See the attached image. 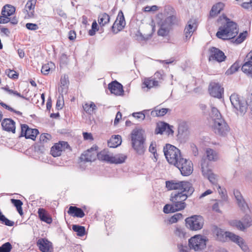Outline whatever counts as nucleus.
I'll return each mask as SVG.
<instances>
[{"label":"nucleus","mask_w":252,"mask_h":252,"mask_svg":"<svg viewBox=\"0 0 252 252\" xmlns=\"http://www.w3.org/2000/svg\"><path fill=\"white\" fill-rule=\"evenodd\" d=\"M39 218L41 220L50 224L52 222V219L51 216L43 208H39L38 210Z\"/></svg>","instance_id":"b1692460"},{"label":"nucleus","mask_w":252,"mask_h":252,"mask_svg":"<svg viewBox=\"0 0 252 252\" xmlns=\"http://www.w3.org/2000/svg\"><path fill=\"white\" fill-rule=\"evenodd\" d=\"M15 11V8L10 4H6L3 6L1 10V14L4 16H10Z\"/></svg>","instance_id":"f704fd0d"},{"label":"nucleus","mask_w":252,"mask_h":252,"mask_svg":"<svg viewBox=\"0 0 252 252\" xmlns=\"http://www.w3.org/2000/svg\"><path fill=\"white\" fill-rule=\"evenodd\" d=\"M113 156L107 154L105 151H102L97 155V158L99 160L105 161L110 163H113Z\"/></svg>","instance_id":"72a5a7b5"},{"label":"nucleus","mask_w":252,"mask_h":252,"mask_svg":"<svg viewBox=\"0 0 252 252\" xmlns=\"http://www.w3.org/2000/svg\"><path fill=\"white\" fill-rule=\"evenodd\" d=\"M11 202L16 208H20L23 205V202L19 199H11Z\"/></svg>","instance_id":"0e129e2a"},{"label":"nucleus","mask_w":252,"mask_h":252,"mask_svg":"<svg viewBox=\"0 0 252 252\" xmlns=\"http://www.w3.org/2000/svg\"><path fill=\"white\" fill-rule=\"evenodd\" d=\"M72 229L77 232V235L79 236L82 237L85 235V228L84 226L75 224L72 225Z\"/></svg>","instance_id":"a18cd8bd"},{"label":"nucleus","mask_w":252,"mask_h":252,"mask_svg":"<svg viewBox=\"0 0 252 252\" xmlns=\"http://www.w3.org/2000/svg\"><path fill=\"white\" fill-rule=\"evenodd\" d=\"M164 72L163 70H160L157 71L154 75L152 77L154 80L159 81L160 83L161 80H163Z\"/></svg>","instance_id":"864d4df0"},{"label":"nucleus","mask_w":252,"mask_h":252,"mask_svg":"<svg viewBox=\"0 0 252 252\" xmlns=\"http://www.w3.org/2000/svg\"><path fill=\"white\" fill-rule=\"evenodd\" d=\"M169 110L168 108L158 109V107H155L151 114L153 117H161L164 116Z\"/></svg>","instance_id":"e433bc0d"},{"label":"nucleus","mask_w":252,"mask_h":252,"mask_svg":"<svg viewBox=\"0 0 252 252\" xmlns=\"http://www.w3.org/2000/svg\"><path fill=\"white\" fill-rule=\"evenodd\" d=\"M242 220L246 228L252 225V219L249 215H245Z\"/></svg>","instance_id":"6e6d98bb"},{"label":"nucleus","mask_w":252,"mask_h":252,"mask_svg":"<svg viewBox=\"0 0 252 252\" xmlns=\"http://www.w3.org/2000/svg\"><path fill=\"white\" fill-rule=\"evenodd\" d=\"M98 154L96 147H92L81 155L80 159L85 162H92L95 160Z\"/></svg>","instance_id":"f3484780"},{"label":"nucleus","mask_w":252,"mask_h":252,"mask_svg":"<svg viewBox=\"0 0 252 252\" xmlns=\"http://www.w3.org/2000/svg\"><path fill=\"white\" fill-rule=\"evenodd\" d=\"M224 4L222 2H218L213 6L210 12V15L211 17L216 16L223 9Z\"/></svg>","instance_id":"2f4dec72"},{"label":"nucleus","mask_w":252,"mask_h":252,"mask_svg":"<svg viewBox=\"0 0 252 252\" xmlns=\"http://www.w3.org/2000/svg\"><path fill=\"white\" fill-rule=\"evenodd\" d=\"M108 88L111 93L115 95H123L124 90L123 86L117 81H114L109 83L108 86Z\"/></svg>","instance_id":"aec40b11"},{"label":"nucleus","mask_w":252,"mask_h":252,"mask_svg":"<svg viewBox=\"0 0 252 252\" xmlns=\"http://www.w3.org/2000/svg\"><path fill=\"white\" fill-rule=\"evenodd\" d=\"M126 25L125 17L123 12H119L116 20L111 27L112 31L114 34L117 33L122 31Z\"/></svg>","instance_id":"2eb2a0df"},{"label":"nucleus","mask_w":252,"mask_h":252,"mask_svg":"<svg viewBox=\"0 0 252 252\" xmlns=\"http://www.w3.org/2000/svg\"><path fill=\"white\" fill-rule=\"evenodd\" d=\"M1 126L5 131L15 133V122L11 119H4L1 122Z\"/></svg>","instance_id":"4be33fe9"},{"label":"nucleus","mask_w":252,"mask_h":252,"mask_svg":"<svg viewBox=\"0 0 252 252\" xmlns=\"http://www.w3.org/2000/svg\"><path fill=\"white\" fill-rule=\"evenodd\" d=\"M166 187L168 190H179L187 191L192 194L194 191L192 184L188 181H178L176 180L167 181L165 182Z\"/></svg>","instance_id":"423d86ee"},{"label":"nucleus","mask_w":252,"mask_h":252,"mask_svg":"<svg viewBox=\"0 0 252 252\" xmlns=\"http://www.w3.org/2000/svg\"><path fill=\"white\" fill-rule=\"evenodd\" d=\"M174 207V205L172 204H166L163 207V212L165 214H168L170 213H174L176 211H179L178 210Z\"/></svg>","instance_id":"09e8293b"},{"label":"nucleus","mask_w":252,"mask_h":252,"mask_svg":"<svg viewBox=\"0 0 252 252\" xmlns=\"http://www.w3.org/2000/svg\"><path fill=\"white\" fill-rule=\"evenodd\" d=\"M165 11L169 16L164 20H161L160 22L169 28L172 26L177 24L179 20L176 16V12L174 9L170 6H168L165 7Z\"/></svg>","instance_id":"9b49d317"},{"label":"nucleus","mask_w":252,"mask_h":252,"mask_svg":"<svg viewBox=\"0 0 252 252\" xmlns=\"http://www.w3.org/2000/svg\"><path fill=\"white\" fill-rule=\"evenodd\" d=\"M131 135L132 147L138 154H143L145 151L144 131L142 129H134Z\"/></svg>","instance_id":"7ed1b4c3"},{"label":"nucleus","mask_w":252,"mask_h":252,"mask_svg":"<svg viewBox=\"0 0 252 252\" xmlns=\"http://www.w3.org/2000/svg\"><path fill=\"white\" fill-rule=\"evenodd\" d=\"M185 221L187 227L192 230H200L204 224V219L201 216H192L187 218Z\"/></svg>","instance_id":"1a4fd4ad"},{"label":"nucleus","mask_w":252,"mask_h":252,"mask_svg":"<svg viewBox=\"0 0 252 252\" xmlns=\"http://www.w3.org/2000/svg\"><path fill=\"white\" fill-rule=\"evenodd\" d=\"M226 236L227 239L229 238L232 241L236 243V244L238 243V241H239V240H241V238L230 232H226Z\"/></svg>","instance_id":"3c124183"},{"label":"nucleus","mask_w":252,"mask_h":252,"mask_svg":"<svg viewBox=\"0 0 252 252\" xmlns=\"http://www.w3.org/2000/svg\"><path fill=\"white\" fill-rule=\"evenodd\" d=\"M209 164V161H207L206 159L202 158L201 163L202 173L203 175L206 177L210 182L215 184L217 183L216 176L212 172Z\"/></svg>","instance_id":"f8f14e48"},{"label":"nucleus","mask_w":252,"mask_h":252,"mask_svg":"<svg viewBox=\"0 0 252 252\" xmlns=\"http://www.w3.org/2000/svg\"><path fill=\"white\" fill-rule=\"evenodd\" d=\"M127 157L123 154H118L113 156V163L115 164H121L125 162L126 159Z\"/></svg>","instance_id":"79ce46f5"},{"label":"nucleus","mask_w":252,"mask_h":252,"mask_svg":"<svg viewBox=\"0 0 252 252\" xmlns=\"http://www.w3.org/2000/svg\"><path fill=\"white\" fill-rule=\"evenodd\" d=\"M241 249L245 252H247L249 251L248 247L244 242L243 239L241 238V240H239L237 243Z\"/></svg>","instance_id":"680f3d73"},{"label":"nucleus","mask_w":252,"mask_h":252,"mask_svg":"<svg viewBox=\"0 0 252 252\" xmlns=\"http://www.w3.org/2000/svg\"><path fill=\"white\" fill-rule=\"evenodd\" d=\"M163 152L167 161L170 164L176 165L179 158H183L180 151L174 146L169 144L164 147Z\"/></svg>","instance_id":"39448f33"},{"label":"nucleus","mask_w":252,"mask_h":252,"mask_svg":"<svg viewBox=\"0 0 252 252\" xmlns=\"http://www.w3.org/2000/svg\"><path fill=\"white\" fill-rule=\"evenodd\" d=\"M231 224L234 226H235L238 229L241 230H244L245 228H246V226L245 225L244 222H242L240 220H232L230 222Z\"/></svg>","instance_id":"de8ad7c7"},{"label":"nucleus","mask_w":252,"mask_h":252,"mask_svg":"<svg viewBox=\"0 0 252 252\" xmlns=\"http://www.w3.org/2000/svg\"><path fill=\"white\" fill-rule=\"evenodd\" d=\"M182 218L183 215L182 214L177 213L170 218L169 221L170 223H174Z\"/></svg>","instance_id":"5fc2aeb1"},{"label":"nucleus","mask_w":252,"mask_h":252,"mask_svg":"<svg viewBox=\"0 0 252 252\" xmlns=\"http://www.w3.org/2000/svg\"><path fill=\"white\" fill-rule=\"evenodd\" d=\"M8 17V16L1 15V16H0V24H6L10 22V18Z\"/></svg>","instance_id":"69168bd1"},{"label":"nucleus","mask_w":252,"mask_h":252,"mask_svg":"<svg viewBox=\"0 0 252 252\" xmlns=\"http://www.w3.org/2000/svg\"><path fill=\"white\" fill-rule=\"evenodd\" d=\"M221 17L225 20V23L219 27L216 36L222 40L233 39L238 33L239 30L237 23L231 21L224 15L220 17L219 19L221 20Z\"/></svg>","instance_id":"f257e3e1"},{"label":"nucleus","mask_w":252,"mask_h":252,"mask_svg":"<svg viewBox=\"0 0 252 252\" xmlns=\"http://www.w3.org/2000/svg\"><path fill=\"white\" fill-rule=\"evenodd\" d=\"M168 128V124L165 122H160L157 124V126L155 130L156 134H162Z\"/></svg>","instance_id":"4c0bfd02"},{"label":"nucleus","mask_w":252,"mask_h":252,"mask_svg":"<svg viewBox=\"0 0 252 252\" xmlns=\"http://www.w3.org/2000/svg\"><path fill=\"white\" fill-rule=\"evenodd\" d=\"M211 117L213 121V123L215 122H218V120H224L222 118L220 112L216 107L212 108Z\"/></svg>","instance_id":"58836bf2"},{"label":"nucleus","mask_w":252,"mask_h":252,"mask_svg":"<svg viewBox=\"0 0 252 252\" xmlns=\"http://www.w3.org/2000/svg\"><path fill=\"white\" fill-rule=\"evenodd\" d=\"M21 135L24 136L26 139L34 140L36 135L39 133L38 130L36 128H31L26 124L21 125Z\"/></svg>","instance_id":"4468645a"},{"label":"nucleus","mask_w":252,"mask_h":252,"mask_svg":"<svg viewBox=\"0 0 252 252\" xmlns=\"http://www.w3.org/2000/svg\"><path fill=\"white\" fill-rule=\"evenodd\" d=\"M174 233L175 236L178 237L181 239H185L187 237V234L185 231V229L180 226H176L175 227Z\"/></svg>","instance_id":"a19ab883"},{"label":"nucleus","mask_w":252,"mask_h":252,"mask_svg":"<svg viewBox=\"0 0 252 252\" xmlns=\"http://www.w3.org/2000/svg\"><path fill=\"white\" fill-rule=\"evenodd\" d=\"M61 86L59 88V93L62 95L63 94H66L68 90V86L69 84L68 77L66 75L62 76L60 80Z\"/></svg>","instance_id":"5701e85b"},{"label":"nucleus","mask_w":252,"mask_h":252,"mask_svg":"<svg viewBox=\"0 0 252 252\" xmlns=\"http://www.w3.org/2000/svg\"><path fill=\"white\" fill-rule=\"evenodd\" d=\"M84 111L89 114H92L94 110L96 108V106L94 102H91L90 104L85 103L83 105Z\"/></svg>","instance_id":"c03bdc74"},{"label":"nucleus","mask_w":252,"mask_h":252,"mask_svg":"<svg viewBox=\"0 0 252 252\" xmlns=\"http://www.w3.org/2000/svg\"><path fill=\"white\" fill-rule=\"evenodd\" d=\"M55 66L54 64L50 62L47 64H45L42 66L41 70V72L44 75L49 74V71Z\"/></svg>","instance_id":"49530a36"},{"label":"nucleus","mask_w":252,"mask_h":252,"mask_svg":"<svg viewBox=\"0 0 252 252\" xmlns=\"http://www.w3.org/2000/svg\"><path fill=\"white\" fill-rule=\"evenodd\" d=\"M180 171L181 173L184 176L190 175L193 171V164L192 162L186 158H179V160L174 165Z\"/></svg>","instance_id":"6e6552de"},{"label":"nucleus","mask_w":252,"mask_h":252,"mask_svg":"<svg viewBox=\"0 0 252 252\" xmlns=\"http://www.w3.org/2000/svg\"><path fill=\"white\" fill-rule=\"evenodd\" d=\"M214 132L220 136H225L230 130V128L224 120H218L212 125Z\"/></svg>","instance_id":"9d476101"},{"label":"nucleus","mask_w":252,"mask_h":252,"mask_svg":"<svg viewBox=\"0 0 252 252\" xmlns=\"http://www.w3.org/2000/svg\"><path fill=\"white\" fill-rule=\"evenodd\" d=\"M214 233L216 235V239L220 241L225 242L227 241L226 232H224L221 229L216 227L214 229Z\"/></svg>","instance_id":"473e14b6"},{"label":"nucleus","mask_w":252,"mask_h":252,"mask_svg":"<svg viewBox=\"0 0 252 252\" xmlns=\"http://www.w3.org/2000/svg\"><path fill=\"white\" fill-rule=\"evenodd\" d=\"M247 35L248 32L247 31H245L240 33L236 39H234V38L232 39V42L236 43V44H240L244 41Z\"/></svg>","instance_id":"37998d69"},{"label":"nucleus","mask_w":252,"mask_h":252,"mask_svg":"<svg viewBox=\"0 0 252 252\" xmlns=\"http://www.w3.org/2000/svg\"><path fill=\"white\" fill-rule=\"evenodd\" d=\"M122 143V138L119 135H113L108 141L107 144L110 148H116Z\"/></svg>","instance_id":"bb28decb"},{"label":"nucleus","mask_w":252,"mask_h":252,"mask_svg":"<svg viewBox=\"0 0 252 252\" xmlns=\"http://www.w3.org/2000/svg\"><path fill=\"white\" fill-rule=\"evenodd\" d=\"M51 139V135L48 133H43L40 136V141L42 142H47Z\"/></svg>","instance_id":"bf43d9fd"},{"label":"nucleus","mask_w":252,"mask_h":252,"mask_svg":"<svg viewBox=\"0 0 252 252\" xmlns=\"http://www.w3.org/2000/svg\"><path fill=\"white\" fill-rule=\"evenodd\" d=\"M207 239L201 235H195L189 240V246L190 249L195 251H201L206 247Z\"/></svg>","instance_id":"0eeeda50"},{"label":"nucleus","mask_w":252,"mask_h":252,"mask_svg":"<svg viewBox=\"0 0 252 252\" xmlns=\"http://www.w3.org/2000/svg\"><path fill=\"white\" fill-rule=\"evenodd\" d=\"M239 67L240 65L239 63L236 62L226 71L225 74L227 75L232 74L238 71Z\"/></svg>","instance_id":"8fccbe9b"},{"label":"nucleus","mask_w":252,"mask_h":252,"mask_svg":"<svg viewBox=\"0 0 252 252\" xmlns=\"http://www.w3.org/2000/svg\"><path fill=\"white\" fill-rule=\"evenodd\" d=\"M67 213L74 217L82 218L85 216V213L83 210L76 206H70L69 208Z\"/></svg>","instance_id":"393cba45"},{"label":"nucleus","mask_w":252,"mask_h":252,"mask_svg":"<svg viewBox=\"0 0 252 252\" xmlns=\"http://www.w3.org/2000/svg\"><path fill=\"white\" fill-rule=\"evenodd\" d=\"M110 16L106 13H102L98 15V22L100 26H104L110 21Z\"/></svg>","instance_id":"c9c22d12"},{"label":"nucleus","mask_w":252,"mask_h":252,"mask_svg":"<svg viewBox=\"0 0 252 252\" xmlns=\"http://www.w3.org/2000/svg\"><path fill=\"white\" fill-rule=\"evenodd\" d=\"M26 27L29 30L35 31L38 29V26L36 24L28 23L26 24Z\"/></svg>","instance_id":"e2e57ef3"},{"label":"nucleus","mask_w":252,"mask_h":252,"mask_svg":"<svg viewBox=\"0 0 252 252\" xmlns=\"http://www.w3.org/2000/svg\"><path fill=\"white\" fill-rule=\"evenodd\" d=\"M12 246L9 242H6L0 247V252H10Z\"/></svg>","instance_id":"603ef678"},{"label":"nucleus","mask_w":252,"mask_h":252,"mask_svg":"<svg viewBox=\"0 0 252 252\" xmlns=\"http://www.w3.org/2000/svg\"><path fill=\"white\" fill-rule=\"evenodd\" d=\"M230 100L234 108L239 111L241 115L244 114L249 107L252 117V93L249 96L247 101L243 100L236 94H232L230 96Z\"/></svg>","instance_id":"f03ea898"},{"label":"nucleus","mask_w":252,"mask_h":252,"mask_svg":"<svg viewBox=\"0 0 252 252\" xmlns=\"http://www.w3.org/2000/svg\"><path fill=\"white\" fill-rule=\"evenodd\" d=\"M144 86L143 87H146L148 89L154 87H158L159 85V81L154 80L153 77L145 78L143 83Z\"/></svg>","instance_id":"7c9ffc66"},{"label":"nucleus","mask_w":252,"mask_h":252,"mask_svg":"<svg viewBox=\"0 0 252 252\" xmlns=\"http://www.w3.org/2000/svg\"><path fill=\"white\" fill-rule=\"evenodd\" d=\"M192 194H189L187 191L184 190L173 192L171 194L170 201L174 205L175 210L178 211L184 209L187 206L185 201L188 197Z\"/></svg>","instance_id":"20e7f679"},{"label":"nucleus","mask_w":252,"mask_h":252,"mask_svg":"<svg viewBox=\"0 0 252 252\" xmlns=\"http://www.w3.org/2000/svg\"><path fill=\"white\" fill-rule=\"evenodd\" d=\"M249 61L246 62L242 67V70L246 74H252V54L249 53L247 56Z\"/></svg>","instance_id":"cd10ccee"},{"label":"nucleus","mask_w":252,"mask_h":252,"mask_svg":"<svg viewBox=\"0 0 252 252\" xmlns=\"http://www.w3.org/2000/svg\"><path fill=\"white\" fill-rule=\"evenodd\" d=\"M209 61H216L220 63L224 61L226 58L224 53L215 47H212L209 49Z\"/></svg>","instance_id":"ddd939ff"},{"label":"nucleus","mask_w":252,"mask_h":252,"mask_svg":"<svg viewBox=\"0 0 252 252\" xmlns=\"http://www.w3.org/2000/svg\"><path fill=\"white\" fill-rule=\"evenodd\" d=\"M5 73L12 79H17L18 77V74L13 70L7 69L5 71Z\"/></svg>","instance_id":"4d7b16f0"},{"label":"nucleus","mask_w":252,"mask_h":252,"mask_svg":"<svg viewBox=\"0 0 252 252\" xmlns=\"http://www.w3.org/2000/svg\"><path fill=\"white\" fill-rule=\"evenodd\" d=\"M241 249L245 252H247L249 251L248 247L244 242L243 239L241 238V240H239L237 243Z\"/></svg>","instance_id":"052dcab7"},{"label":"nucleus","mask_w":252,"mask_h":252,"mask_svg":"<svg viewBox=\"0 0 252 252\" xmlns=\"http://www.w3.org/2000/svg\"><path fill=\"white\" fill-rule=\"evenodd\" d=\"M69 147V146L67 142L64 141L60 142L51 148L50 153L54 157H59L61 155L63 151H64L65 149Z\"/></svg>","instance_id":"6ab92c4d"},{"label":"nucleus","mask_w":252,"mask_h":252,"mask_svg":"<svg viewBox=\"0 0 252 252\" xmlns=\"http://www.w3.org/2000/svg\"><path fill=\"white\" fill-rule=\"evenodd\" d=\"M209 92L211 96L220 98L223 94V88L219 83L211 82L209 85Z\"/></svg>","instance_id":"dca6fc26"},{"label":"nucleus","mask_w":252,"mask_h":252,"mask_svg":"<svg viewBox=\"0 0 252 252\" xmlns=\"http://www.w3.org/2000/svg\"><path fill=\"white\" fill-rule=\"evenodd\" d=\"M234 195L237 201V204L242 211L247 212L249 210V206L245 202L240 192L238 190H234Z\"/></svg>","instance_id":"412c9836"},{"label":"nucleus","mask_w":252,"mask_h":252,"mask_svg":"<svg viewBox=\"0 0 252 252\" xmlns=\"http://www.w3.org/2000/svg\"><path fill=\"white\" fill-rule=\"evenodd\" d=\"M205 155L209 161H216L219 158L218 153L214 150L211 148H206Z\"/></svg>","instance_id":"c85d7f7f"},{"label":"nucleus","mask_w":252,"mask_h":252,"mask_svg":"<svg viewBox=\"0 0 252 252\" xmlns=\"http://www.w3.org/2000/svg\"><path fill=\"white\" fill-rule=\"evenodd\" d=\"M132 115L137 119H140L142 120H143L145 118V114L142 112L133 113Z\"/></svg>","instance_id":"338daca9"},{"label":"nucleus","mask_w":252,"mask_h":252,"mask_svg":"<svg viewBox=\"0 0 252 252\" xmlns=\"http://www.w3.org/2000/svg\"><path fill=\"white\" fill-rule=\"evenodd\" d=\"M195 24L193 23L191 20L188 22V25L186 27L184 33L186 40L189 39L191 36L192 33L195 30L194 25Z\"/></svg>","instance_id":"c756f323"},{"label":"nucleus","mask_w":252,"mask_h":252,"mask_svg":"<svg viewBox=\"0 0 252 252\" xmlns=\"http://www.w3.org/2000/svg\"><path fill=\"white\" fill-rule=\"evenodd\" d=\"M98 30L97 28V24L96 21L93 22L92 25V29L89 30V34L91 36L94 35L95 33V32Z\"/></svg>","instance_id":"13d9d810"},{"label":"nucleus","mask_w":252,"mask_h":252,"mask_svg":"<svg viewBox=\"0 0 252 252\" xmlns=\"http://www.w3.org/2000/svg\"><path fill=\"white\" fill-rule=\"evenodd\" d=\"M149 151L150 152H151L152 154H156L157 150H156V145L155 143L154 144L153 143H152L150 145L149 149Z\"/></svg>","instance_id":"774afa93"},{"label":"nucleus","mask_w":252,"mask_h":252,"mask_svg":"<svg viewBox=\"0 0 252 252\" xmlns=\"http://www.w3.org/2000/svg\"><path fill=\"white\" fill-rule=\"evenodd\" d=\"M36 245L39 250L42 252H53V244L47 239H39L37 241Z\"/></svg>","instance_id":"a211bd4d"},{"label":"nucleus","mask_w":252,"mask_h":252,"mask_svg":"<svg viewBox=\"0 0 252 252\" xmlns=\"http://www.w3.org/2000/svg\"><path fill=\"white\" fill-rule=\"evenodd\" d=\"M158 24L160 26V28L158 32V35L162 36H166L169 32V28L160 21L158 23Z\"/></svg>","instance_id":"ea45409f"},{"label":"nucleus","mask_w":252,"mask_h":252,"mask_svg":"<svg viewBox=\"0 0 252 252\" xmlns=\"http://www.w3.org/2000/svg\"><path fill=\"white\" fill-rule=\"evenodd\" d=\"M37 0H28L25 8L27 12V16L28 18H33L34 17V9Z\"/></svg>","instance_id":"a878e982"}]
</instances>
